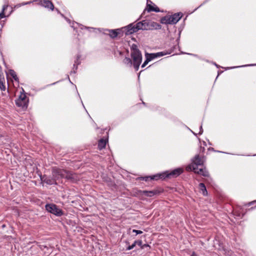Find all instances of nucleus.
Masks as SVG:
<instances>
[{
  "label": "nucleus",
  "instance_id": "1",
  "mask_svg": "<svg viewBox=\"0 0 256 256\" xmlns=\"http://www.w3.org/2000/svg\"><path fill=\"white\" fill-rule=\"evenodd\" d=\"M148 20H144L136 24H130L124 27L125 35L128 36L138 32V30H148Z\"/></svg>",
  "mask_w": 256,
  "mask_h": 256
},
{
  "label": "nucleus",
  "instance_id": "2",
  "mask_svg": "<svg viewBox=\"0 0 256 256\" xmlns=\"http://www.w3.org/2000/svg\"><path fill=\"white\" fill-rule=\"evenodd\" d=\"M46 210L49 212L57 216L64 215V212L58 208V206L54 204H48L45 206Z\"/></svg>",
  "mask_w": 256,
  "mask_h": 256
},
{
  "label": "nucleus",
  "instance_id": "3",
  "mask_svg": "<svg viewBox=\"0 0 256 256\" xmlns=\"http://www.w3.org/2000/svg\"><path fill=\"white\" fill-rule=\"evenodd\" d=\"M204 163V157H200L199 154H196L192 160V162L188 167L191 170H198V166H202Z\"/></svg>",
  "mask_w": 256,
  "mask_h": 256
},
{
  "label": "nucleus",
  "instance_id": "4",
  "mask_svg": "<svg viewBox=\"0 0 256 256\" xmlns=\"http://www.w3.org/2000/svg\"><path fill=\"white\" fill-rule=\"evenodd\" d=\"M28 99L24 94H21L18 98L16 100L17 106L23 108H26L28 105Z\"/></svg>",
  "mask_w": 256,
  "mask_h": 256
},
{
  "label": "nucleus",
  "instance_id": "5",
  "mask_svg": "<svg viewBox=\"0 0 256 256\" xmlns=\"http://www.w3.org/2000/svg\"><path fill=\"white\" fill-rule=\"evenodd\" d=\"M131 57L132 58L133 65L136 70H138L142 60V54L141 52L131 54Z\"/></svg>",
  "mask_w": 256,
  "mask_h": 256
},
{
  "label": "nucleus",
  "instance_id": "6",
  "mask_svg": "<svg viewBox=\"0 0 256 256\" xmlns=\"http://www.w3.org/2000/svg\"><path fill=\"white\" fill-rule=\"evenodd\" d=\"M65 174H66V170L58 168H54L52 170V176L56 178V181L60 178H64Z\"/></svg>",
  "mask_w": 256,
  "mask_h": 256
},
{
  "label": "nucleus",
  "instance_id": "7",
  "mask_svg": "<svg viewBox=\"0 0 256 256\" xmlns=\"http://www.w3.org/2000/svg\"><path fill=\"white\" fill-rule=\"evenodd\" d=\"M183 172L182 169L180 168H176L174 170L169 172L168 171L165 172L166 178H171L178 177Z\"/></svg>",
  "mask_w": 256,
  "mask_h": 256
},
{
  "label": "nucleus",
  "instance_id": "8",
  "mask_svg": "<svg viewBox=\"0 0 256 256\" xmlns=\"http://www.w3.org/2000/svg\"><path fill=\"white\" fill-rule=\"evenodd\" d=\"M40 180L42 182H44L48 184L52 185L57 184L56 178H54L53 176L51 177L44 174L43 176L40 175Z\"/></svg>",
  "mask_w": 256,
  "mask_h": 256
},
{
  "label": "nucleus",
  "instance_id": "9",
  "mask_svg": "<svg viewBox=\"0 0 256 256\" xmlns=\"http://www.w3.org/2000/svg\"><path fill=\"white\" fill-rule=\"evenodd\" d=\"M64 176V178L72 182H74L78 180V178L76 174L67 170H66V174Z\"/></svg>",
  "mask_w": 256,
  "mask_h": 256
},
{
  "label": "nucleus",
  "instance_id": "10",
  "mask_svg": "<svg viewBox=\"0 0 256 256\" xmlns=\"http://www.w3.org/2000/svg\"><path fill=\"white\" fill-rule=\"evenodd\" d=\"M123 28H122V29L109 30V36L112 38H114L118 36H122V35L121 34H125L124 30L123 29Z\"/></svg>",
  "mask_w": 256,
  "mask_h": 256
},
{
  "label": "nucleus",
  "instance_id": "11",
  "mask_svg": "<svg viewBox=\"0 0 256 256\" xmlns=\"http://www.w3.org/2000/svg\"><path fill=\"white\" fill-rule=\"evenodd\" d=\"M166 53H164V52H158L156 53H152V54H148L146 53L145 54L146 58L147 60L148 61L150 62L153 59L162 56L164 55H165Z\"/></svg>",
  "mask_w": 256,
  "mask_h": 256
},
{
  "label": "nucleus",
  "instance_id": "12",
  "mask_svg": "<svg viewBox=\"0 0 256 256\" xmlns=\"http://www.w3.org/2000/svg\"><path fill=\"white\" fill-rule=\"evenodd\" d=\"M162 192V190H140V193L146 196L152 197L157 194H159Z\"/></svg>",
  "mask_w": 256,
  "mask_h": 256
},
{
  "label": "nucleus",
  "instance_id": "13",
  "mask_svg": "<svg viewBox=\"0 0 256 256\" xmlns=\"http://www.w3.org/2000/svg\"><path fill=\"white\" fill-rule=\"evenodd\" d=\"M182 14L181 12L176 13L172 16H169L171 24H176L181 18Z\"/></svg>",
  "mask_w": 256,
  "mask_h": 256
},
{
  "label": "nucleus",
  "instance_id": "14",
  "mask_svg": "<svg viewBox=\"0 0 256 256\" xmlns=\"http://www.w3.org/2000/svg\"><path fill=\"white\" fill-rule=\"evenodd\" d=\"M148 30H160L162 26L160 24L152 21L148 20Z\"/></svg>",
  "mask_w": 256,
  "mask_h": 256
},
{
  "label": "nucleus",
  "instance_id": "15",
  "mask_svg": "<svg viewBox=\"0 0 256 256\" xmlns=\"http://www.w3.org/2000/svg\"><path fill=\"white\" fill-rule=\"evenodd\" d=\"M195 173L202 175L204 176L208 177L209 176V173L205 168L201 166L200 168H198V170H193Z\"/></svg>",
  "mask_w": 256,
  "mask_h": 256
},
{
  "label": "nucleus",
  "instance_id": "16",
  "mask_svg": "<svg viewBox=\"0 0 256 256\" xmlns=\"http://www.w3.org/2000/svg\"><path fill=\"white\" fill-rule=\"evenodd\" d=\"M40 4L42 6L50 8L51 10H54V6L53 4L48 0H44L40 2Z\"/></svg>",
  "mask_w": 256,
  "mask_h": 256
},
{
  "label": "nucleus",
  "instance_id": "17",
  "mask_svg": "<svg viewBox=\"0 0 256 256\" xmlns=\"http://www.w3.org/2000/svg\"><path fill=\"white\" fill-rule=\"evenodd\" d=\"M164 172L161 174H158L150 177V180H164L166 178Z\"/></svg>",
  "mask_w": 256,
  "mask_h": 256
},
{
  "label": "nucleus",
  "instance_id": "18",
  "mask_svg": "<svg viewBox=\"0 0 256 256\" xmlns=\"http://www.w3.org/2000/svg\"><path fill=\"white\" fill-rule=\"evenodd\" d=\"M106 140L104 138L100 139L98 142V148L100 150L106 147Z\"/></svg>",
  "mask_w": 256,
  "mask_h": 256
},
{
  "label": "nucleus",
  "instance_id": "19",
  "mask_svg": "<svg viewBox=\"0 0 256 256\" xmlns=\"http://www.w3.org/2000/svg\"><path fill=\"white\" fill-rule=\"evenodd\" d=\"M160 22L162 24H171L169 16L162 17L160 19Z\"/></svg>",
  "mask_w": 256,
  "mask_h": 256
},
{
  "label": "nucleus",
  "instance_id": "20",
  "mask_svg": "<svg viewBox=\"0 0 256 256\" xmlns=\"http://www.w3.org/2000/svg\"><path fill=\"white\" fill-rule=\"evenodd\" d=\"M199 187L200 190L202 191L204 196H206L208 192L206 189V187L204 183H200L199 184Z\"/></svg>",
  "mask_w": 256,
  "mask_h": 256
},
{
  "label": "nucleus",
  "instance_id": "21",
  "mask_svg": "<svg viewBox=\"0 0 256 256\" xmlns=\"http://www.w3.org/2000/svg\"><path fill=\"white\" fill-rule=\"evenodd\" d=\"M131 54L140 53V51L138 49L137 46L136 44H133L131 46Z\"/></svg>",
  "mask_w": 256,
  "mask_h": 256
},
{
  "label": "nucleus",
  "instance_id": "22",
  "mask_svg": "<svg viewBox=\"0 0 256 256\" xmlns=\"http://www.w3.org/2000/svg\"><path fill=\"white\" fill-rule=\"evenodd\" d=\"M123 62L124 64H126L128 66H131L132 64V60L130 58H127V57H126L124 59Z\"/></svg>",
  "mask_w": 256,
  "mask_h": 256
},
{
  "label": "nucleus",
  "instance_id": "23",
  "mask_svg": "<svg viewBox=\"0 0 256 256\" xmlns=\"http://www.w3.org/2000/svg\"><path fill=\"white\" fill-rule=\"evenodd\" d=\"M5 80H0V88L2 90L4 91L6 90V86L4 84Z\"/></svg>",
  "mask_w": 256,
  "mask_h": 256
},
{
  "label": "nucleus",
  "instance_id": "24",
  "mask_svg": "<svg viewBox=\"0 0 256 256\" xmlns=\"http://www.w3.org/2000/svg\"><path fill=\"white\" fill-rule=\"evenodd\" d=\"M8 8V6L4 5L2 7V12L0 13V20L4 18L5 16L4 12Z\"/></svg>",
  "mask_w": 256,
  "mask_h": 256
},
{
  "label": "nucleus",
  "instance_id": "25",
  "mask_svg": "<svg viewBox=\"0 0 256 256\" xmlns=\"http://www.w3.org/2000/svg\"><path fill=\"white\" fill-rule=\"evenodd\" d=\"M10 74H11V76H12V77L14 78V80H18V78L14 70H10Z\"/></svg>",
  "mask_w": 256,
  "mask_h": 256
},
{
  "label": "nucleus",
  "instance_id": "26",
  "mask_svg": "<svg viewBox=\"0 0 256 256\" xmlns=\"http://www.w3.org/2000/svg\"><path fill=\"white\" fill-rule=\"evenodd\" d=\"M80 58V56H78L77 58H76V60L74 62V68L75 67L76 64V70L77 69V65H78V64H80V62L79 61Z\"/></svg>",
  "mask_w": 256,
  "mask_h": 256
},
{
  "label": "nucleus",
  "instance_id": "27",
  "mask_svg": "<svg viewBox=\"0 0 256 256\" xmlns=\"http://www.w3.org/2000/svg\"><path fill=\"white\" fill-rule=\"evenodd\" d=\"M147 8L148 12H153V10H150V9H154V8L150 4H147Z\"/></svg>",
  "mask_w": 256,
  "mask_h": 256
},
{
  "label": "nucleus",
  "instance_id": "28",
  "mask_svg": "<svg viewBox=\"0 0 256 256\" xmlns=\"http://www.w3.org/2000/svg\"><path fill=\"white\" fill-rule=\"evenodd\" d=\"M136 246V244H135V241H134V242L131 246H129L128 247H127L126 250H130L134 248Z\"/></svg>",
  "mask_w": 256,
  "mask_h": 256
},
{
  "label": "nucleus",
  "instance_id": "29",
  "mask_svg": "<svg viewBox=\"0 0 256 256\" xmlns=\"http://www.w3.org/2000/svg\"><path fill=\"white\" fill-rule=\"evenodd\" d=\"M135 244L140 246V248H142V242L141 240H135Z\"/></svg>",
  "mask_w": 256,
  "mask_h": 256
},
{
  "label": "nucleus",
  "instance_id": "30",
  "mask_svg": "<svg viewBox=\"0 0 256 256\" xmlns=\"http://www.w3.org/2000/svg\"><path fill=\"white\" fill-rule=\"evenodd\" d=\"M4 74L2 72V71L1 69V68L0 67V80H4Z\"/></svg>",
  "mask_w": 256,
  "mask_h": 256
},
{
  "label": "nucleus",
  "instance_id": "31",
  "mask_svg": "<svg viewBox=\"0 0 256 256\" xmlns=\"http://www.w3.org/2000/svg\"><path fill=\"white\" fill-rule=\"evenodd\" d=\"M132 232L136 233V234H141L142 233V232L140 230H133Z\"/></svg>",
  "mask_w": 256,
  "mask_h": 256
},
{
  "label": "nucleus",
  "instance_id": "32",
  "mask_svg": "<svg viewBox=\"0 0 256 256\" xmlns=\"http://www.w3.org/2000/svg\"><path fill=\"white\" fill-rule=\"evenodd\" d=\"M149 62L146 59V60L143 63V64H142V68H144L145 67L147 64H148Z\"/></svg>",
  "mask_w": 256,
  "mask_h": 256
},
{
  "label": "nucleus",
  "instance_id": "33",
  "mask_svg": "<svg viewBox=\"0 0 256 256\" xmlns=\"http://www.w3.org/2000/svg\"><path fill=\"white\" fill-rule=\"evenodd\" d=\"M150 177L151 176L143 177L142 180L145 181H148L149 180H150Z\"/></svg>",
  "mask_w": 256,
  "mask_h": 256
},
{
  "label": "nucleus",
  "instance_id": "34",
  "mask_svg": "<svg viewBox=\"0 0 256 256\" xmlns=\"http://www.w3.org/2000/svg\"><path fill=\"white\" fill-rule=\"evenodd\" d=\"M150 10H153V12H159L160 11V10L158 7H156V8H154V9H150Z\"/></svg>",
  "mask_w": 256,
  "mask_h": 256
},
{
  "label": "nucleus",
  "instance_id": "35",
  "mask_svg": "<svg viewBox=\"0 0 256 256\" xmlns=\"http://www.w3.org/2000/svg\"><path fill=\"white\" fill-rule=\"evenodd\" d=\"M147 246H150L148 244H142V249H144L145 247H147Z\"/></svg>",
  "mask_w": 256,
  "mask_h": 256
},
{
  "label": "nucleus",
  "instance_id": "36",
  "mask_svg": "<svg viewBox=\"0 0 256 256\" xmlns=\"http://www.w3.org/2000/svg\"><path fill=\"white\" fill-rule=\"evenodd\" d=\"M190 256H197L196 252H193Z\"/></svg>",
  "mask_w": 256,
  "mask_h": 256
},
{
  "label": "nucleus",
  "instance_id": "37",
  "mask_svg": "<svg viewBox=\"0 0 256 256\" xmlns=\"http://www.w3.org/2000/svg\"><path fill=\"white\" fill-rule=\"evenodd\" d=\"M202 126H201L200 128V132L202 131Z\"/></svg>",
  "mask_w": 256,
  "mask_h": 256
},
{
  "label": "nucleus",
  "instance_id": "38",
  "mask_svg": "<svg viewBox=\"0 0 256 256\" xmlns=\"http://www.w3.org/2000/svg\"><path fill=\"white\" fill-rule=\"evenodd\" d=\"M251 204H252V202H250V203H249V204H249V205H250Z\"/></svg>",
  "mask_w": 256,
  "mask_h": 256
}]
</instances>
